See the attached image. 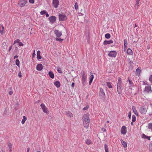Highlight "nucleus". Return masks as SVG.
Listing matches in <instances>:
<instances>
[{
    "label": "nucleus",
    "mask_w": 152,
    "mask_h": 152,
    "mask_svg": "<svg viewBox=\"0 0 152 152\" xmlns=\"http://www.w3.org/2000/svg\"><path fill=\"white\" fill-rule=\"evenodd\" d=\"M83 124L84 127L88 128L90 123V118L89 115L87 114H84L83 118Z\"/></svg>",
    "instance_id": "nucleus-1"
},
{
    "label": "nucleus",
    "mask_w": 152,
    "mask_h": 152,
    "mask_svg": "<svg viewBox=\"0 0 152 152\" xmlns=\"http://www.w3.org/2000/svg\"><path fill=\"white\" fill-rule=\"evenodd\" d=\"M122 80L121 77H118V83L117 84V91L119 94H121L122 93V91L123 87L122 86Z\"/></svg>",
    "instance_id": "nucleus-2"
},
{
    "label": "nucleus",
    "mask_w": 152,
    "mask_h": 152,
    "mask_svg": "<svg viewBox=\"0 0 152 152\" xmlns=\"http://www.w3.org/2000/svg\"><path fill=\"white\" fill-rule=\"evenodd\" d=\"M59 19L60 21H63L67 20V17L64 13L59 14L58 15Z\"/></svg>",
    "instance_id": "nucleus-3"
},
{
    "label": "nucleus",
    "mask_w": 152,
    "mask_h": 152,
    "mask_svg": "<svg viewBox=\"0 0 152 152\" xmlns=\"http://www.w3.org/2000/svg\"><path fill=\"white\" fill-rule=\"evenodd\" d=\"M152 92L151 87V86L147 85L146 86L143 91V92L147 93H151Z\"/></svg>",
    "instance_id": "nucleus-4"
},
{
    "label": "nucleus",
    "mask_w": 152,
    "mask_h": 152,
    "mask_svg": "<svg viewBox=\"0 0 152 152\" xmlns=\"http://www.w3.org/2000/svg\"><path fill=\"white\" fill-rule=\"evenodd\" d=\"M27 2L26 0H19L18 4L21 7H23L25 6Z\"/></svg>",
    "instance_id": "nucleus-5"
},
{
    "label": "nucleus",
    "mask_w": 152,
    "mask_h": 152,
    "mask_svg": "<svg viewBox=\"0 0 152 152\" xmlns=\"http://www.w3.org/2000/svg\"><path fill=\"white\" fill-rule=\"evenodd\" d=\"M81 75L82 77V83L83 86H85L86 85V76L85 72L84 71L81 72Z\"/></svg>",
    "instance_id": "nucleus-6"
},
{
    "label": "nucleus",
    "mask_w": 152,
    "mask_h": 152,
    "mask_svg": "<svg viewBox=\"0 0 152 152\" xmlns=\"http://www.w3.org/2000/svg\"><path fill=\"white\" fill-rule=\"evenodd\" d=\"M117 53L115 51L112 50L109 52L108 55L111 58H115L117 55Z\"/></svg>",
    "instance_id": "nucleus-7"
},
{
    "label": "nucleus",
    "mask_w": 152,
    "mask_h": 152,
    "mask_svg": "<svg viewBox=\"0 0 152 152\" xmlns=\"http://www.w3.org/2000/svg\"><path fill=\"white\" fill-rule=\"evenodd\" d=\"M52 6L54 8H57L59 4V1L58 0H53Z\"/></svg>",
    "instance_id": "nucleus-8"
},
{
    "label": "nucleus",
    "mask_w": 152,
    "mask_h": 152,
    "mask_svg": "<svg viewBox=\"0 0 152 152\" xmlns=\"http://www.w3.org/2000/svg\"><path fill=\"white\" fill-rule=\"evenodd\" d=\"M99 96L102 98H104L105 96L104 90L102 88H99Z\"/></svg>",
    "instance_id": "nucleus-9"
},
{
    "label": "nucleus",
    "mask_w": 152,
    "mask_h": 152,
    "mask_svg": "<svg viewBox=\"0 0 152 152\" xmlns=\"http://www.w3.org/2000/svg\"><path fill=\"white\" fill-rule=\"evenodd\" d=\"M48 20L52 24H53L56 20V17L55 16H52L49 18Z\"/></svg>",
    "instance_id": "nucleus-10"
},
{
    "label": "nucleus",
    "mask_w": 152,
    "mask_h": 152,
    "mask_svg": "<svg viewBox=\"0 0 152 152\" xmlns=\"http://www.w3.org/2000/svg\"><path fill=\"white\" fill-rule=\"evenodd\" d=\"M121 133L124 135H125L127 132V128L126 126H123L122 127L121 130Z\"/></svg>",
    "instance_id": "nucleus-11"
},
{
    "label": "nucleus",
    "mask_w": 152,
    "mask_h": 152,
    "mask_svg": "<svg viewBox=\"0 0 152 152\" xmlns=\"http://www.w3.org/2000/svg\"><path fill=\"white\" fill-rule=\"evenodd\" d=\"M40 106L41 107L44 112L46 113H48V110L47 108L46 107L45 105L44 104L42 103L40 105Z\"/></svg>",
    "instance_id": "nucleus-12"
},
{
    "label": "nucleus",
    "mask_w": 152,
    "mask_h": 152,
    "mask_svg": "<svg viewBox=\"0 0 152 152\" xmlns=\"http://www.w3.org/2000/svg\"><path fill=\"white\" fill-rule=\"evenodd\" d=\"M54 33L56 35V36L58 37H60L62 35L61 32L60 31L57 30H55L54 31Z\"/></svg>",
    "instance_id": "nucleus-13"
},
{
    "label": "nucleus",
    "mask_w": 152,
    "mask_h": 152,
    "mask_svg": "<svg viewBox=\"0 0 152 152\" xmlns=\"http://www.w3.org/2000/svg\"><path fill=\"white\" fill-rule=\"evenodd\" d=\"M36 69L38 71H41L43 69V66L41 64H39L37 65L36 67Z\"/></svg>",
    "instance_id": "nucleus-14"
},
{
    "label": "nucleus",
    "mask_w": 152,
    "mask_h": 152,
    "mask_svg": "<svg viewBox=\"0 0 152 152\" xmlns=\"http://www.w3.org/2000/svg\"><path fill=\"white\" fill-rule=\"evenodd\" d=\"M113 41L112 40H105L104 41L103 44L104 45H109L112 43Z\"/></svg>",
    "instance_id": "nucleus-15"
},
{
    "label": "nucleus",
    "mask_w": 152,
    "mask_h": 152,
    "mask_svg": "<svg viewBox=\"0 0 152 152\" xmlns=\"http://www.w3.org/2000/svg\"><path fill=\"white\" fill-rule=\"evenodd\" d=\"M140 112L142 114H145L146 112V110L145 108H144L143 107H141L140 109Z\"/></svg>",
    "instance_id": "nucleus-16"
},
{
    "label": "nucleus",
    "mask_w": 152,
    "mask_h": 152,
    "mask_svg": "<svg viewBox=\"0 0 152 152\" xmlns=\"http://www.w3.org/2000/svg\"><path fill=\"white\" fill-rule=\"evenodd\" d=\"M132 109L134 113L136 115L138 116V113L136 109V108L135 106L132 107Z\"/></svg>",
    "instance_id": "nucleus-17"
},
{
    "label": "nucleus",
    "mask_w": 152,
    "mask_h": 152,
    "mask_svg": "<svg viewBox=\"0 0 152 152\" xmlns=\"http://www.w3.org/2000/svg\"><path fill=\"white\" fill-rule=\"evenodd\" d=\"M41 52L40 51L38 50L37 52V58L38 60L42 58V57L40 56Z\"/></svg>",
    "instance_id": "nucleus-18"
},
{
    "label": "nucleus",
    "mask_w": 152,
    "mask_h": 152,
    "mask_svg": "<svg viewBox=\"0 0 152 152\" xmlns=\"http://www.w3.org/2000/svg\"><path fill=\"white\" fill-rule=\"evenodd\" d=\"M48 75L51 78L53 79L54 78V75L53 72L52 71H50L49 72Z\"/></svg>",
    "instance_id": "nucleus-19"
},
{
    "label": "nucleus",
    "mask_w": 152,
    "mask_h": 152,
    "mask_svg": "<svg viewBox=\"0 0 152 152\" xmlns=\"http://www.w3.org/2000/svg\"><path fill=\"white\" fill-rule=\"evenodd\" d=\"M1 27L0 28V33L1 34H2L4 31V28L2 24L1 25Z\"/></svg>",
    "instance_id": "nucleus-20"
},
{
    "label": "nucleus",
    "mask_w": 152,
    "mask_h": 152,
    "mask_svg": "<svg viewBox=\"0 0 152 152\" xmlns=\"http://www.w3.org/2000/svg\"><path fill=\"white\" fill-rule=\"evenodd\" d=\"M85 142L88 145H89L92 143V142L91 141V140L88 139L86 140Z\"/></svg>",
    "instance_id": "nucleus-21"
},
{
    "label": "nucleus",
    "mask_w": 152,
    "mask_h": 152,
    "mask_svg": "<svg viewBox=\"0 0 152 152\" xmlns=\"http://www.w3.org/2000/svg\"><path fill=\"white\" fill-rule=\"evenodd\" d=\"M54 85L57 88H59L60 87L61 84L60 82L59 81H56L54 83Z\"/></svg>",
    "instance_id": "nucleus-22"
},
{
    "label": "nucleus",
    "mask_w": 152,
    "mask_h": 152,
    "mask_svg": "<svg viewBox=\"0 0 152 152\" xmlns=\"http://www.w3.org/2000/svg\"><path fill=\"white\" fill-rule=\"evenodd\" d=\"M94 78V76L92 75H91L89 77V84L90 85L92 82Z\"/></svg>",
    "instance_id": "nucleus-23"
},
{
    "label": "nucleus",
    "mask_w": 152,
    "mask_h": 152,
    "mask_svg": "<svg viewBox=\"0 0 152 152\" xmlns=\"http://www.w3.org/2000/svg\"><path fill=\"white\" fill-rule=\"evenodd\" d=\"M127 53L129 55H132L133 54V52L132 50L130 48H128L127 50Z\"/></svg>",
    "instance_id": "nucleus-24"
},
{
    "label": "nucleus",
    "mask_w": 152,
    "mask_h": 152,
    "mask_svg": "<svg viewBox=\"0 0 152 152\" xmlns=\"http://www.w3.org/2000/svg\"><path fill=\"white\" fill-rule=\"evenodd\" d=\"M121 143L124 148H126L127 146L126 142L122 140H121Z\"/></svg>",
    "instance_id": "nucleus-25"
},
{
    "label": "nucleus",
    "mask_w": 152,
    "mask_h": 152,
    "mask_svg": "<svg viewBox=\"0 0 152 152\" xmlns=\"http://www.w3.org/2000/svg\"><path fill=\"white\" fill-rule=\"evenodd\" d=\"M12 144L10 143L8 144V147H9V152H12Z\"/></svg>",
    "instance_id": "nucleus-26"
},
{
    "label": "nucleus",
    "mask_w": 152,
    "mask_h": 152,
    "mask_svg": "<svg viewBox=\"0 0 152 152\" xmlns=\"http://www.w3.org/2000/svg\"><path fill=\"white\" fill-rule=\"evenodd\" d=\"M147 128L148 129H150L151 131H152V123H149L148 126H147Z\"/></svg>",
    "instance_id": "nucleus-27"
},
{
    "label": "nucleus",
    "mask_w": 152,
    "mask_h": 152,
    "mask_svg": "<svg viewBox=\"0 0 152 152\" xmlns=\"http://www.w3.org/2000/svg\"><path fill=\"white\" fill-rule=\"evenodd\" d=\"M136 72L137 74H138L139 75L141 72L140 67H138L136 70Z\"/></svg>",
    "instance_id": "nucleus-28"
},
{
    "label": "nucleus",
    "mask_w": 152,
    "mask_h": 152,
    "mask_svg": "<svg viewBox=\"0 0 152 152\" xmlns=\"http://www.w3.org/2000/svg\"><path fill=\"white\" fill-rule=\"evenodd\" d=\"M27 119V118L25 116H24L23 117V119L21 121V123L22 124H23L25 123V122L26 120Z\"/></svg>",
    "instance_id": "nucleus-29"
},
{
    "label": "nucleus",
    "mask_w": 152,
    "mask_h": 152,
    "mask_svg": "<svg viewBox=\"0 0 152 152\" xmlns=\"http://www.w3.org/2000/svg\"><path fill=\"white\" fill-rule=\"evenodd\" d=\"M107 85L108 87L110 89L113 88V86L111 85V83L110 82H107Z\"/></svg>",
    "instance_id": "nucleus-30"
},
{
    "label": "nucleus",
    "mask_w": 152,
    "mask_h": 152,
    "mask_svg": "<svg viewBox=\"0 0 152 152\" xmlns=\"http://www.w3.org/2000/svg\"><path fill=\"white\" fill-rule=\"evenodd\" d=\"M140 0H136V4L135 5V7H137V8H138L139 7V2Z\"/></svg>",
    "instance_id": "nucleus-31"
},
{
    "label": "nucleus",
    "mask_w": 152,
    "mask_h": 152,
    "mask_svg": "<svg viewBox=\"0 0 152 152\" xmlns=\"http://www.w3.org/2000/svg\"><path fill=\"white\" fill-rule=\"evenodd\" d=\"M104 148L105 152H108V148L107 145L106 144L104 145Z\"/></svg>",
    "instance_id": "nucleus-32"
},
{
    "label": "nucleus",
    "mask_w": 152,
    "mask_h": 152,
    "mask_svg": "<svg viewBox=\"0 0 152 152\" xmlns=\"http://www.w3.org/2000/svg\"><path fill=\"white\" fill-rule=\"evenodd\" d=\"M56 68L57 71L60 74H61L63 72L61 68H60L59 67H58Z\"/></svg>",
    "instance_id": "nucleus-33"
},
{
    "label": "nucleus",
    "mask_w": 152,
    "mask_h": 152,
    "mask_svg": "<svg viewBox=\"0 0 152 152\" xmlns=\"http://www.w3.org/2000/svg\"><path fill=\"white\" fill-rule=\"evenodd\" d=\"M124 49H126V47L127 45V40L126 39H124Z\"/></svg>",
    "instance_id": "nucleus-34"
},
{
    "label": "nucleus",
    "mask_w": 152,
    "mask_h": 152,
    "mask_svg": "<svg viewBox=\"0 0 152 152\" xmlns=\"http://www.w3.org/2000/svg\"><path fill=\"white\" fill-rule=\"evenodd\" d=\"M128 81L129 82V84H130V86H133L134 84L132 81L131 80L129 79V78H128Z\"/></svg>",
    "instance_id": "nucleus-35"
},
{
    "label": "nucleus",
    "mask_w": 152,
    "mask_h": 152,
    "mask_svg": "<svg viewBox=\"0 0 152 152\" xmlns=\"http://www.w3.org/2000/svg\"><path fill=\"white\" fill-rule=\"evenodd\" d=\"M142 138H144V139H146V138H149L148 140H150V137L145 135L144 134H143L142 135Z\"/></svg>",
    "instance_id": "nucleus-36"
},
{
    "label": "nucleus",
    "mask_w": 152,
    "mask_h": 152,
    "mask_svg": "<svg viewBox=\"0 0 152 152\" xmlns=\"http://www.w3.org/2000/svg\"><path fill=\"white\" fill-rule=\"evenodd\" d=\"M111 36L110 34L107 33L105 34V37L107 39H109L110 37Z\"/></svg>",
    "instance_id": "nucleus-37"
},
{
    "label": "nucleus",
    "mask_w": 152,
    "mask_h": 152,
    "mask_svg": "<svg viewBox=\"0 0 152 152\" xmlns=\"http://www.w3.org/2000/svg\"><path fill=\"white\" fill-rule=\"evenodd\" d=\"M15 64L18 67L20 66V61L18 59H17L16 60Z\"/></svg>",
    "instance_id": "nucleus-38"
},
{
    "label": "nucleus",
    "mask_w": 152,
    "mask_h": 152,
    "mask_svg": "<svg viewBox=\"0 0 152 152\" xmlns=\"http://www.w3.org/2000/svg\"><path fill=\"white\" fill-rule=\"evenodd\" d=\"M66 113L67 115L69 116L70 117H72L73 116V114L70 112L68 111V112H67Z\"/></svg>",
    "instance_id": "nucleus-39"
},
{
    "label": "nucleus",
    "mask_w": 152,
    "mask_h": 152,
    "mask_svg": "<svg viewBox=\"0 0 152 152\" xmlns=\"http://www.w3.org/2000/svg\"><path fill=\"white\" fill-rule=\"evenodd\" d=\"M149 146L150 152H152V142L149 144Z\"/></svg>",
    "instance_id": "nucleus-40"
},
{
    "label": "nucleus",
    "mask_w": 152,
    "mask_h": 152,
    "mask_svg": "<svg viewBox=\"0 0 152 152\" xmlns=\"http://www.w3.org/2000/svg\"><path fill=\"white\" fill-rule=\"evenodd\" d=\"M47 11L45 10H43L41 11L40 12V14L41 15L45 14L46 13Z\"/></svg>",
    "instance_id": "nucleus-41"
},
{
    "label": "nucleus",
    "mask_w": 152,
    "mask_h": 152,
    "mask_svg": "<svg viewBox=\"0 0 152 152\" xmlns=\"http://www.w3.org/2000/svg\"><path fill=\"white\" fill-rule=\"evenodd\" d=\"M136 121V117L134 115L132 116V121L135 122Z\"/></svg>",
    "instance_id": "nucleus-42"
},
{
    "label": "nucleus",
    "mask_w": 152,
    "mask_h": 152,
    "mask_svg": "<svg viewBox=\"0 0 152 152\" xmlns=\"http://www.w3.org/2000/svg\"><path fill=\"white\" fill-rule=\"evenodd\" d=\"M20 42V39H16V40H15L14 41V43H13V44H15V43H18L19 44V42Z\"/></svg>",
    "instance_id": "nucleus-43"
},
{
    "label": "nucleus",
    "mask_w": 152,
    "mask_h": 152,
    "mask_svg": "<svg viewBox=\"0 0 152 152\" xmlns=\"http://www.w3.org/2000/svg\"><path fill=\"white\" fill-rule=\"evenodd\" d=\"M89 108V107L88 105H87L86 106L84 107H83V110H87Z\"/></svg>",
    "instance_id": "nucleus-44"
},
{
    "label": "nucleus",
    "mask_w": 152,
    "mask_h": 152,
    "mask_svg": "<svg viewBox=\"0 0 152 152\" xmlns=\"http://www.w3.org/2000/svg\"><path fill=\"white\" fill-rule=\"evenodd\" d=\"M75 7L76 10H77L78 9V6L77 2H76L75 4Z\"/></svg>",
    "instance_id": "nucleus-45"
},
{
    "label": "nucleus",
    "mask_w": 152,
    "mask_h": 152,
    "mask_svg": "<svg viewBox=\"0 0 152 152\" xmlns=\"http://www.w3.org/2000/svg\"><path fill=\"white\" fill-rule=\"evenodd\" d=\"M149 81H150V82L152 83V75H151L150 76V77H149Z\"/></svg>",
    "instance_id": "nucleus-46"
},
{
    "label": "nucleus",
    "mask_w": 152,
    "mask_h": 152,
    "mask_svg": "<svg viewBox=\"0 0 152 152\" xmlns=\"http://www.w3.org/2000/svg\"><path fill=\"white\" fill-rule=\"evenodd\" d=\"M56 41H62L63 40V39H61V38H56Z\"/></svg>",
    "instance_id": "nucleus-47"
},
{
    "label": "nucleus",
    "mask_w": 152,
    "mask_h": 152,
    "mask_svg": "<svg viewBox=\"0 0 152 152\" xmlns=\"http://www.w3.org/2000/svg\"><path fill=\"white\" fill-rule=\"evenodd\" d=\"M18 76L20 78H21L22 77L21 73L20 71L18 72Z\"/></svg>",
    "instance_id": "nucleus-48"
},
{
    "label": "nucleus",
    "mask_w": 152,
    "mask_h": 152,
    "mask_svg": "<svg viewBox=\"0 0 152 152\" xmlns=\"http://www.w3.org/2000/svg\"><path fill=\"white\" fill-rule=\"evenodd\" d=\"M128 116L129 118L130 119L131 118V111H130L129 112Z\"/></svg>",
    "instance_id": "nucleus-49"
},
{
    "label": "nucleus",
    "mask_w": 152,
    "mask_h": 152,
    "mask_svg": "<svg viewBox=\"0 0 152 152\" xmlns=\"http://www.w3.org/2000/svg\"><path fill=\"white\" fill-rule=\"evenodd\" d=\"M18 45L19 46H23V44L21 42H20L18 44Z\"/></svg>",
    "instance_id": "nucleus-50"
},
{
    "label": "nucleus",
    "mask_w": 152,
    "mask_h": 152,
    "mask_svg": "<svg viewBox=\"0 0 152 152\" xmlns=\"http://www.w3.org/2000/svg\"><path fill=\"white\" fill-rule=\"evenodd\" d=\"M29 2L30 3L33 4L34 2V0H29Z\"/></svg>",
    "instance_id": "nucleus-51"
},
{
    "label": "nucleus",
    "mask_w": 152,
    "mask_h": 152,
    "mask_svg": "<svg viewBox=\"0 0 152 152\" xmlns=\"http://www.w3.org/2000/svg\"><path fill=\"white\" fill-rule=\"evenodd\" d=\"M101 130L103 132H106V130L105 129H104V128H102L101 129Z\"/></svg>",
    "instance_id": "nucleus-52"
},
{
    "label": "nucleus",
    "mask_w": 152,
    "mask_h": 152,
    "mask_svg": "<svg viewBox=\"0 0 152 152\" xmlns=\"http://www.w3.org/2000/svg\"><path fill=\"white\" fill-rule=\"evenodd\" d=\"M45 15H46V17H48L49 16V14H48L47 12H46V13H45Z\"/></svg>",
    "instance_id": "nucleus-53"
},
{
    "label": "nucleus",
    "mask_w": 152,
    "mask_h": 152,
    "mask_svg": "<svg viewBox=\"0 0 152 152\" xmlns=\"http://www.w3.org/2000/svg\"><path fill=\"white\" fill-rule=\"evenodd\" d=\"M12 46H10L9 48V49H8V51L9 52H10V51L11 50V49H12Z\"/></svg>",
    "instance_id": "nucleus-54"
},
{
    "label": "nucleus",
    "mask_w": 152,
    "mask_h": 152,
    "mask_svg": "<svg viewBox=\"0 0 152 152\" xmlns=\"http://www.w3.org/2000/svg\"><path fill=\"white\" fill-rule=\"evenodd\" d=\"M71 86L73 88L75 86V83H74L72 82L71 84Z\"/></svg>",
    "instance_id": "nucleus-55"
},
{
    "label": "nucleus",
    "mask_w": 152,
    "mask_h": 152,
    "mask_svg": "<svg viewBox=\"0 0 152 152\" xmlns=\"http://www.w3.org/2000/svg\"><path fill=\"white\" fill-rule=\"evenodd\" d=\"M13 94V92L12 91H10L9 92V95H12V94Z\"/></svg>",
    "instance_id": "nucleus-56"
},
{
    "label": "nucleus",
    "mask_w": 152,
    "mask_h": 152,
    "mask_svg": "<svg viewBox=\"0 0 152 152\" xmlns=\"http://www.w3.org/2000/svg\"><path fill=\"white\" fill-rule=\"evenodd\" d=\"M35 55V52H34L32 54V56L33 57H34Z\"/></svg>",
    "instance_id": "nucleus-57"
},
{
    "label": "nucleus",
    "mask_w": 152,
    "mask_h": 152,
    "mask_svg": "<svg viewBox=\"0 0 152 152\" xmlns=\"http://www.w3.org/2000/svg\"><path fill=\"white\" fill-rule=\"evenodd\" d=\"M18 56L17 55H16L14 56V59H15V58H18Z\"/></svg>",
    "instance_id": "nucleus-58"
},
{
    "label": "nucleus",
    "mask_w": 152,
    "mask_h": 152,
    "mask_svg": "<svg viewBox=\"0 0 152 152\" xmlns=\"http://www.w3.org/2000/svg\"><path fill=\"white\" fill-rule=\"evenodd\" d=\"M133 122H132H132L131 123V125L132 126H133L134 125V124H133Z\"/></svg>",
    "instance_id": "nucleus-59"
},
{
    "label": "nucleus",
    "mask_w": 152,
    "mask_h": 152,
    "mask_svg": "<svg viewBox=\"0 0 152 152\" xmlns=\"http://www.w3.org/2000/svg\"><path fill=\"white\" fill-rule=\"evenodd\" d=\"M29 149H30V148H27V152H29Z\"/></svg>",
    "instance_id": "nucleus-60"
},
{
    "label": "nucleus",
    "mask_w": 152,
    "mask_h": 152,
    "mask_svg": "<svg viewBox=\"0 0 152 152\" xmlns=\"http://www.w3.org/2000/svg\"><path fill=\"white\" fill-rule=\"evenodd\" d=\"M137 26V25L136 24H135L134 28H135Z\"/></svg>",
    "instance_id": "nucleus-61"
},
{
    "label": "nucleus",
    "mask_w": 152,
    "mask_h": 152,
    "mask_svg": "<svg viewBox=\"0 0 152 152\" xmlns=\"http://www.w3.org/2000/svg\"><path fill=\"white\" fill-rule=\"evenodd\" d=\"M152 114V113H150L149 114V115H151Z\"/></svg>",
    "instance_id": "nucleus-62"
},
{
    "label": "nucleus",
    "mask_w": 152,
    "mask_h": 152,
    "mask_svg": "<svg viewBox=\"0 0 152 152\" xmlns=\"http://www.w3.org/2000/svg\"><path fill=\"white\" fill-rule=\"evenodd\" d=\"M109 121H106V123H107V124L108 123H109Z\"/></svg>",
    "instance_id": "nucleus-63"
},
{
    "label": "nucleus",
    "mask_w": 152,
    "mask_h": 152,
    "mask_svg": "<svg viewBox=\"0 0 152 152\" xmlns=\"http://www.w3.org/2000/svg\"><path fill=\"white\" fill-rule=\"evenodd\" d=\"M37 152H41L40 151H37Z\"/></svg>",
    "instance_id": "nucleus-64"
}]
</instances>
